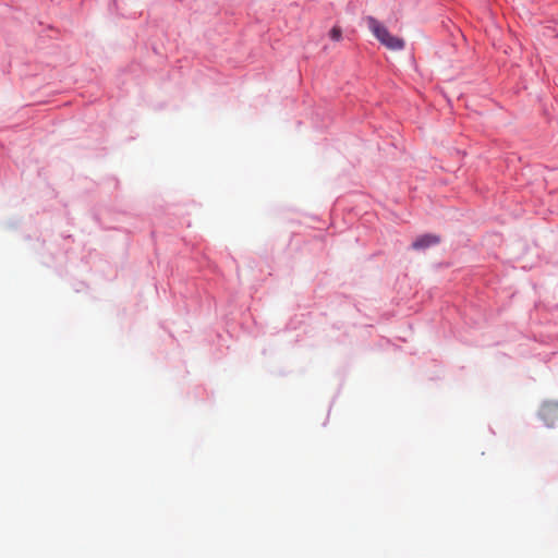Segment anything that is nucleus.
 <instances>
[{
	"label": "nucleus",
	"mask_w": 558,
	"mask_h": 558,
	"mask_svg": "<svg viewBox=\"0 0 558 558\" xmlns=\"http://www.w3.org/2000/svg\"><path fill=\"white\" fill-rule=\"evenodd\" d=\"M366 23L374 36L388 49L401 50L404 48V40L391 35L375 17L367 16Z\"/></svg>",
	"instance_id": "obj_1"
},
{
	"label": "nucleus",
	"mask_w": 558,
	"mask_h": 558,
	"mask_svg": "<svg viewBox=\"0 0 558 558\" xmlns=\"http://www.w3.org/2000/svg\"><path fill=\"white\" fill-rule=\"evenodd\" d=\"M539 416L549 427L558 422V402H544L539 409Z\"/></svg>",
	"instance_id": "obj_2"
},
{
	"label": "nucleus",
	"mask_w": 558,
	"mask_h": 558,
	"mask_svg": "<svg viewBox=\"0 0 558 558\" xmlns=\"http://www.w3.org/2000/svg\"><path fill=\"white\" fill-rule=\"evenodd\" d=\"M440 242V239L438 235L435 234H424L420 238H417L413 243L412 247L414 250H424L432 245L438 244Z\"/></svg>",
	"instance_id": "obj_3"
},
{
	"label": "nucleus",
	"mask_w": 558,
	"mask_h": 558,
	"mask_svg": "<svg viewBox=\"0 0 558 558\" xmlns=\"http://www.w3.org/2000/svg\"><path fill=\"white\" fill-rule=\"evenodd\" d=\"M329 36L335 41H340L342 38V29L339 26H333L329 33Z\"/></svg>",
	"instance_id": "obj_4"
}]
</instances>
